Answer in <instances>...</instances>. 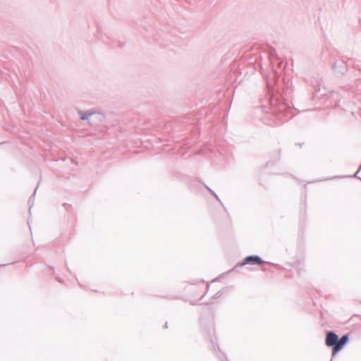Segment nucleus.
<instances>
[{
	"instance_id": "20e7f679",
	"label": "nucleus",
	"mask_w": 361,
	"mask_h": 361,
	"mask_svg": "<svg viewBox=\"0 0 361 361\" xmlns=\"http://www.w3.org/2000/svg\"><path fill=\"white\" fill-rule=\"evenodd\" d=\"M78 114L80 116V118L81 120H87L89 123H90V118L94 114V112L92 111L83 112L82 111H78Z\"/></svg>"
},
{
	"instance_id": "7ed1b4c3",
	"label": "nucleus",
	"mask_w": 361,
	"mask_h": 361,
	"mask_svg": "<svg viewBox=\"0 0 361 361\" xmlns=\"http://www.w3.org/2000/svg\"><path fill=\"white\" fill-rule=\"evenodd\" d=\"M263 263V261L262 259L257 256V255H252V256H248L247 257H245L243 260V262L242 263V265H244V264H261Z\"/></svg>"
},
{
	"instance_id": "f03ea898",
	"label": "nucleus",
	"mask_w": 361,
	"mask_h": 361,
	"mask_svg": "<svg viewBox=\"0 0 361 361\" xmlns=\"http://www.w3.org/2000/svg\"><path fill=\"white\" fill-rule=\"evenodd\" d=\"M338 336L334 331H329L326 334V345L329 347L336 346L338 345Z\"/></svg>"
},
{
	"instance_id": "39448f33",
	"label": "nucleus",
	"mask_w": 361,
	"mask_h": 361,
	"mask_svg": "<svg viewBox=\"0 0 361 361\" xmlns=\"http://www.w3.org/2000/svg\"><path fill=\"white\" fill-rule=\"evenodd\" d=\"M349 336L348 334L343 335L340 339L338 338V345L339 347H343L348 343Z\"/></svg>"
},
{
	"instance_id": "1a4fd4ad",
	"label": "nucleus",
	"mask_w": 361,
	"mask_h": 361,
	"mask_svg": "<svg viewBox=\"0 0 361 361\" xmlns=\"http://www.w3.org/2000/svg\"><path fill=\"white\" fill-rule=\"evenodd\" d=\"M164 327L167 328V323L165 324Z\"/></svg>"
},
{
	"instance_id": "423d86ee",
	"label": "nucleus",
	"mask_w": 361,
	"mask_h": 361,
	"mask_svg": "<svg viewBox=\"0 0 361 361\" xmlns=\"http://www.w3.org/2000/svg\"><path fill=\"white\" fill-rule=\"evenodd\" d=\"M333 348V350H332V357H334L336 353L341 350L342 348L341 347H339L338 345H336V346H332Z\"/></svg>"
},
{
	"instance_id": "f257e3e1",
	"label": "nucleus",
	"mask_w": 361,
	"mask_h": 361,
	"mask_svg": "<svg viewBox=\"0 0 361 361\" xmlns=\"http://www.w3.org/2000/svg\"><path fill=\"white\" fill-rule=\"evenodd\" d=\"M276 114L277 118L281 121H286L288 119V112L290 109L286 104L280 103L273 109Z\"/></svg>"
},
{
	"instance_id": "0eeeda50",
	"label": "nucleus",
	"mask_w": 361,
	"mask_h": 361,
	"mask_svg": "<svg viewBox=\"0 0 361 361\" xmlns=\"http://www.w3.org/2000/svg\"><path fill=\"white\" fill-rule=\"evenodd\" d=\"M28 204L30 205L29 212H30L31 207L33 204V200L31 198L28 200Z\"/></svg>"
},
{
	"instance_id": "6e6552de",
	"label": "nucleus",
	"mask_w": 361,
	"mask_h": 361,
	"mask_svg": "<svg viewBox=\"0 0 361 361\" xmlns=\"http://www.w3.org/2000/svg\"><path fill=\"white\" fill-rule=\"evenodd\" d=\"M208 189H209V191H211V192H212V194L216 197V198H217V199H218V196H217V195H216V194L214 193V191H212L209 188H208Z\"/></svg>"
}]
</instances>
